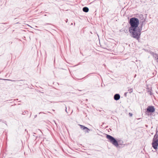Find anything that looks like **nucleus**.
I'll return each mask as SVG.
<instances>
[{"instance_id":"obj_8","label":"nucleus","mask_w":158,"mask_h":158,"mask_svg":"<svg viewBox=\"0 0 158 158\" xmlns=\"http://www.w3.org/2000/svg\"><path fill=\"white\" fill-rule=\"evenodd\" d=\"M153 139H158V135L157 134V133H156V134L154 136Z\"/></svg>"},{"instance_id":"obj_12","label":"nucleus","mask_w":158,"mask_h":158,"mask_svg":"<svg viewBox=\"0 0 158 158\" xmlns=\"http://www.w3.org/2000/svg\"><path fill=\"white\" fill-rule=\"evenodd\" d=\"M157 133V134H158V131H156V133Z\"/></svg>"},{"instance_id":"obj_4","label":"nucleus","mask_w":158,"mask_h":158,"mask_svg":"<svg viewBox=\"0 0 158 158\" xmlns=\"http://www.w3.org/2000/svg\"><path fill=\"white\" fill-rule=\"evenodd\" d=\"M80 127L81 129L83 130L85 132H89V130L87 127L81 125H80Z\"/></svg>"},{"instance_id":"obj_6","label":"nucleus","mask_w":158,"mask_h":158,"mask_svg":"<svg viewBox=\"0 0 158 158\" xmlns=\"http://www.w3.org/2000/svg\"><path fill=\"white\" fill-rule=\"evenodd\" d=\"M120 96L119 94H116L114 95V98L116 100H118L119 99Z\"/></svg>"},{"instance_id":"obj_10","label":"nucleus","mask_w":158,"mask_h":158,"mask_svg":"<svg viewBox=\"0 0 158 158\" xmlns=\"http://www.w3.org/2000/svg\"><path fill=\"white\" fill-rule=\"evenodd\" d=\"M129 115L131 117L132 116V113H129Z\"/></svg>"},{"instance_id":"obj_11","label":"nucleus","mask_w":158,"mask_h":158,"mask_svg":"<svg viewBox=\"0 0 158 158\" xmlns=\"http://www.w3.org/2000/svg\"><path fill=\"white\" fill-rule=\"evenodd\" d=\"M6 80H8V81H11V80H9V79ZM11 81H12V80H11Z\"/></svg>"},{"instance_id":"obj_9","label":"nucleus","mask_w":158,"mask_h":158,"mask_svg":"<svg viewBox=\"0 0 158 158\" xmlns=\"http://www.w3.org/2000/svg\"><path fill=\"white\" fill-rule=\"evenodd\" d=\"M128 91L129 92V93H132L133 92V89L132 88H131V89H129L128 90Z\"/></svg>"},{"instance_id":"obj_3","label":"nucleus","mask_w":158,"mask_h":158,"mask_svg":"<svg viewBox=\"0 0 158 158\" xmlns=\"http://www.w3.org/2000/svg\"><path fill=\"white\" fill-rule=\"evenodd\" d=\"M152 145L153 147L155 149H157L158 146V139H153Z\"/></svg>"},{"instance_id":"obj_7","label":"nucleus","mask_w":158,"mask_h":158,"mask_svg":"<svg viewBox=\"0 0 158 158\" xmlns=\"http://www.w3.org/2000/svg\"><path fill=\"white\" fill-rule=\"evenodd\" d=\"M83 10L85 12H87L89 11V9L87 7H84L83 9Z\"/></svg>"},{"instance_id":"obj_1","label":"nucleus","mask_w":158,"mask_h":158,"mask_svg":"<svg viewBox=\"0 0 158 158\" xmlns=\"http://www.w3.org/2000/svg\"><path fill=\"white\" fill-rule=\"evenodd\" d=\"M131 27L129 28V31L132 37L138 40L140 37L141 29L138 28L139 23V19L135 18H131L130 20Z\"/></svg>"},{"instance_id":"obj_2","label":"nucleus","mask_w":158,"mask_h":158,"mask_svg":"<svg viewBox=\"0 0 158 158\" xmlns=\"http://www.w3.org/2000/svg\"><path fill=\"white\" fill-rule=\"evenodd\" d=\"M106 138L113 145L116 147L118 146V143L117 141L113 137L109 135H107Z\"/></svg>"},{"instance_id":"obj_5","label":"nucleus","mask_w":158,"mask_h":158,"mask_svg":"<svg viewBox=\"0 0 158 158\" xmlns=\"http://www.w3.org/2000/svg\"><path fill=\"white\" fill-rule=\"evenodd\" d=\"M147 110L150 112L152 113L154 112L155 109L153 106H150L148 107Z\"/></svg>"}]
</instances>
